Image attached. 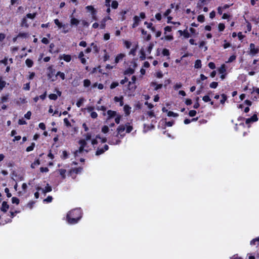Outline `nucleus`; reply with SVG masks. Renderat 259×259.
I'll use <instances>...</instances> for the list:
<instances>
[{"instance_id": "1", "label": "nucleus", "mask_w": 259, "mask_h": 259, "mask_svg": "<svg viewBox=\"0 0 259 259\" xmlns=\"http://www.w3.org/2000/svg\"><path fill=\"white\" fill-rule=\"evenodd\" d=\"M82 216L80 208H76L69 211L66 215V221L69 224H75L78 222Z\"/></svg>"}, {"instance_id": "2", "label": "nucleus", "mask_w": 259, "mask_h": 259, "mask_svg": "<svg viewBox=\"0 0 259 259\" xmlns=\"http://www.w3.org/2000/svg\"><path fill=\"white\" fill-rule=\"evenodd\" d=\"M125 129V125L123 124H121L119 125L117 128V134L115 136L116 138H118L119 135H120V136L121 138H123L124 136V134L122 135L121 133H123Z\"/></svg>"}, {"instance_id": "3", "label": "nucleus", "mask_w": 259, "mask_h": 259, "mask_svg": "<svg viewBox=\"0 0 259 259\" xmlns=\"http://www.w3.org/2000/svg\"><path fill=\"white\" fill-rule=\"evenodd\" d=\"M109 149L108 145L105 144L103 148H98L96 151V155L99 156L103 154L106 151Z\"/></svg>"}, {"instance_id": "4", "label": "nucleus", "mask_w": 259, "mask_h": 259, "mask_svg": "<svg viewBox=\"0 0 259 259\" xmlns=\"http://www.w3.org/2000/svg\"><path fill=\"white\" fill-rule=\"evenodd\" d=\"M48 71L47 77L48 79H51L55 73V69L53 68V65H50L47 68Z\"/></svg>"}, {"instance_id": "5", "label": "nucleus", "mask_w": 259, "mask_h": 259, "mask_svg": "<svg viewBox=\"0 0 259 259\" xmlns=\"http://www.w3.org/2000/svg\"><path fill=\"white\" fill-rule=\"evenodd\" d=\"M250 48V54L252 55V56H254L259 52V49L258 48H255V45L253 43H251L249 46Z\"/></svg>"}, {"instance_id": "6", "label": "nucleus", "mask_w": 259, "mask_h": 259, "mask_svg": "<svg viewBox=\"0 0 259 259\" xmlns=\"http://www.w3.org/2000/svg\"><path fill=\"white\" fill-rule=\"evenodd\" d=\"M258 118L256 114H254L251 117L245 119V123L248 124L251 122L257 121Z\"/></svg>"}, {"instance_id": "7", "label": "nucleus", "mask_w": 259, "mask_h": 259, "mask_svg": "<svg viewBox=\"0 0 259 259\" xmlns=\"http://www.w3.org/2000/svg\"><path fill=\"white\" fill-rule=\"evenodd\" d=\"M136 80H137L136 76L135 75H133L132 77V81H129L128 83V87L129 90H136V89L137 88L136 85H135L134 87H133L131 85L132 84L135 83Z\"/></svg>"}, {"instance_id": "8", "label": "nucleus", "mask_w": 259, "mask_h": 259, "mask_svg": "<svg viewBox=\"0 0 259 259\" xmlns=\"http://www.w3.org/2000/svg\"><path fill=\"white\" fill-rule=\"evenodd\" d=\"M141 33L143 35L145 36L144 37V40L149 41L151 39V35L150 34H147V32L144 29H141Z\"/></svg>"}, {"instance_id": "9", "label": "nucleus", "mask_w": 259, "mask_h": 259, "mask_svg": "<svg viewBox=\"0 0 259 259\" xmlns=\"http://www.w3.org/2000/svg\"><path fill=\"white\" fill-rule=\"evenodd\" d=\"M107 113L108 115L107 121L115 116L117 114L116 111L111 110H108Z\"/></svg>"}, {"instance_id": "10", "label": "nucleus", "mask_w": 259, "mask_h": 259, "mask_svg": "<svg viewBox=\"0 0 259 259\" xmlns=\"http://www.w3.org/2000/svg\"><path fill=\"white\" fill-rule=\"evenodd\" d=\"M134 23L132 25V28H134L137 27L140 22V18L138 16H135L133 18Z\"/></svg>"}, {"instance_id": "11", "label": "nucleus", "mask_w": 259, "mask_h": 259, "mask_svg": "<svg viewBox=\"0 0 259 259\" xmlns=\"http://www.w3.org/2000/svg\"><path fill=\"white\" fill-rule=\"evenodd\" d=\"M178 32L180 33V35H183L184 37L186 38H188L190 37V34L187 31V29L183 31L179 30H178Z\"/></svg>"}, {"instance_id": "12", "label": "nucleus", "mask_w": 259, "mask_h": 259, "mask_svg": "<svg viewBox=\"0 0 259 259\" xmlns=\"http://www.w3.org/2000/svg\"><path fill=\"white\" fill-rule=\"evenodd\" d=\"M82 170V167H78L76 168H73L69 170V173L71 175L72 174L74 173L75 174H78L80 173Z\"/></svg>"}, {"instance_id": "13", "label": "nucleus", "mask_w": 259, "mask_h": 259, "mask_svg": "<svg viewBox=\"0 0 259 259\" xmlns=\"http://www.w3.org/2000/svg\"><path fill=\"white\" fill-rule=\"evenodd\" d=\"M121 141L117 138H112L109 139L108 143L110 145H118L120 144Z\"/></svg>"}, {"instance_id": "14", "label": "nucleus", "mask_w": 259, "mask_h": 259, "mask_svg": "<svg viewBox=\"0 0 259 259\" xmlns=\"http://www.w3.org/2000/svg\"><path fill=\"white\" fill-rule=\"evenodd\" d=\"M9 208V205L8 204L6 201H3L2 203V205L1 208V210L2 211L4 212H6L8 209Z\"/></svg>"}, {"instance_id": "15", "label": "nucleus", "mask_w": 259, "mask_h": 259, "mask_svg": "<svg viewBox=\"0 0 259 259\" xmlns=\"http://www.w3.org/2000/svg\"><path fill=\"white\" fill-rule=\"evenodd\" d=\"M150 85L151 87H154V90L157 91L161 89L163 85L161 83L158 84L156 82L152 81L151 82Z\"/></svg>"}, {"instance_id": "16", "label": "nucleus", "mask_w": 259, "mask_h": 259, "mask_svg": "<svg viewBox=\"0 0 259 259\" xmlns=\"http://www.w3.org/2000/svg\"><path fill=\"white\" fill-rule=\"evenodd\" d=\"M114 100L116 102H119V105L120 106H122L124 104L123 97L122 96H121L120 97L116 96L114 97Z\"/></svg>"}, {"instance_id": "17", "label": "nucleus", "mask_w": 259, "mask_h": 259, "mask_svg": "<svg viewBox=\"0 0 259 259\" xmlns=\"http://www.w3.org/2000/svg\"><path fill=\"white\" fill-rule=\"evenodd\" d=\"M125 57V55L123 54H118L115 59V63L116 64L118 63L120 60H122L123 58Z\"/></svg>"}, {"instance_id": "18", "label": "nucleus", "mask_w": 259, "mask_h": 259, "mask_svg": "<svg viewBox=\"0 0 259 259\" xmlns=\"http://www.w3.org/2000/svg\"><path fill=\"white\" fill-rule=\"evenodd\" d=\"M144 24L147 25V28L150 29L152 32H155L156 28L154 26H153V24L152 23H148L147 21L144 22Z\"/></svg>"}, {"instance_id": "19", "label": "nucleus", "mask_w": 259, "mask_h": 259, "mask_svg": "<svg viewBox=\"0 0 259 259\" xmlns=\"http://www.w3.org/2000/svg\"><path fill=\"white\" fill-rule=\"evenodd\" d=\"M131 107L128 105H125L123 107L124 111L126 115H128L131 113Z\"/></svg>"}, {"instance_id": "20", "label": "nucleus", "mask_w": 259, "mask_h": 259, "mask_svg": "<svg viewBox=\"0 0 259 259\" xmlns=\"http://www.w3.org/2000/svg\"><path fill=\"white\" fill-rule=\"evenodd\" d=\"M135 73V70L131 67L126 69L123 72L124 75L133 74Z\"/></svg>"}, {"instance_id": "21", "label": "nucleus", "mask_w": 259, "mask_h": 259, "mask_svg": "<svg viewBox=\"0 0 259 259\" xmlns=\"http://www.w3.org/2000/svg\"><path fill=\"white\" fill-rule=\"evenodd\" d=\"M128 12V10H122L120 12V15L121 16L120 20L121 21H123L126 19L125 14Z\"/></svg>"}, {"instance_id": "22", "label": "nucleus", "mask_w": 259, "mask_h": 259, "mask_svg": "<svg viewBox=\"0 0 259 259\" xmlns=\"http://www.w3.org/2000/svg\"><path fill=\"white\" fill-rule=\"evenodd\" d=\"M221 96L222 97V99L220 100V103L222 105H224L225 103V102L227 101L228 97L225 94H221Z\"/></svg>"}, {"instance_id": "23", "label": "nucleus", "mask_w": 259, "mask_h": 259, "mask_svg": "<svg viewBox=\"0 0 259 259\" xmlns=\"http://www.w3.org/2000/svg\"><path fill=\"white\" fill-rule=\"evenodd\" d=\"M25 64L28 67L30 68L32 67L34 63L31 59L28 58L25 60Z\"/></svg>"}, {"instance_id": "24", "label": "nucleus", "mask_w": 259, "mask_h": 259, "mask_svg": "<svg viewBox=\"0 0 259 259\" xmlns=\"http://www.w3.org/2000/svg\"><path fill=\"white\" fill-rule=\"evenodd\" d=\"M70 23L71 25L77 26L79 23V21L75 18H72L71 19Z\"/></svg>"}, {"instance_id": "25", "label": "nucleus", "mask_w": 259, "mask_h": 259, "mask_svg": "<svg viewBox=\"0 0 259 259\" xmlns=\"http://www.w3.org/2000/svg\"><path fill=\"white\" fill-rule=\"evenodd\" d=\"M218 71L220 74H225L226 71L225 65H222L219 68Z\"/></svg>"}, {"instance_id": "26", "label": "nucleus", "mask_w": 259, "mask_h": 259, "mask_svg": "<svg viewBox=\"0 0 259 259\" xmlns=\"http://www.w3.org/2000/svg\"><path fill=\"white\" fill-rule=\"evenodd\" d=\"M6 85V82L3 80L2 77H0V92L3 90Z\"/></svg>"}, {"instance_id": "27", "label": "nucleus", "mask_w": 259, "mask_h": 259, "mask_svg": "<svg viewBox=\"0 0 259 259\" xmlns=\"http://www.w3.org/2000/svg\"><path fill=\"white\" fill-rule=\"evenodd\" d=\"M62 58L66 62H69L71 60L70 55L63 54Z\"/></svg>"}, {"instance_id": "28", "label": "nucleus", "mask_w": 259, "mask_h": 259, "mask_svg": "<svg viewBox=\"0 0 259 259\" xmlns=\"http://www.w3.org/2000/svg\"><path fill=\"white\" fill-rule=\"evenodd\" d=\"M201 61L200 60H196L195 62L194 67L197 69L200 68L201 67Z\"/></svg>"}, {"instance_id": "29", "label": "nucleus", "mask_w": 259, "mask_h": 259, "mask_svg": "<svg viewBox=\"0 0 259 259\" xmlns=\"http://www.w3.org/2000/svg\"><path fill=\"white\" fill-rule=\"evenodd\" d=\"M91 46L93 47V49L94 51V53H98L99 52L100 48L98 47V46L96 44H95V43L92 42L91 44Z\"/></svg>"}, {"instance_id": "30", "label": "nucleus", "mask_w": 259, "mask_h": 259, "mask_svg": "<svg viewBox=\"0 0 259 259\" xmlns=\"http://www.w3.org/2000/svg\"><path fill=\"white\" fill-rule=\"evenodd\" d=\"M57 76H59L62 80H64L65 79V73L61 71H58L57 72V73L56 74V77Z\"/></svg>"}, {"instance_id": "31", "label": "nucleus", "mask_w": 259, "mask_h": 259, "mask_svg": "<svg viewBox=\"0 0 259 259\" xmlns=\"http://www.w3.org/2000/svg\"><path fill=\"white\" fill-rule=\"evenodd\" d=\"M52 189L51 186H49V185L48 184L45 187V189H42L43 193H46L48 192H50L52 191Z\"/></svg>"}, {"instance_id": "32", "label": "nucleus", "mask_w": 259, "mask_h": 259, "mask_svg": "<svg viewBox=\"0 0 259 259\" xmlns=\"http://www.w3.org/2000/svg\"><path fill=\"white\" fill-rule=\"evenodd\" d=\"M85 9L88 11H90L91 12V14L95 12H97L96 10L92 6H88L85 7Z\"/></svg>"}, {"instance_id": "33", "label": "nucleus", "mask_w": 259, "mask_h": 259, "mask_svg": "<svg viewBox=\"0 0 259 259\" xmlns=\"http://www.w3.org/2000/svg\"><path fill=\"white\" fill-rule=\"evenodd\" d=\"M59 171L60 175H61L62 178L63 179H65L66 170L65 169H59Z\"/></svg>"}, {"instance_id": "34", "label": "nucleus", "mask_w": 259, "mask_h": 259, "mask_svg": "<svg viewBox=\"0 0 259 259\" xmlns=\"http://www.w3.org/2000/svg\"><path fill=\"white\" fill-rule=\"evenodd\" d=\"M84 147H81L80 146L79 148V149L78 150H76L74 152V156L75 157H76L78 156V153H81L84 150Z\"/></svg>"}, {"instance_id": "35", "label": "nucleus", "mask_w": 259, "mask_h": 259, "mask_svg": "<svg viewBox=\"0 0 259 259\" xmlns=\"http://www.w3.org/2000/svg\"><path fill=\"white\" fill-rule=\"evenodd\" d=\"M21 25L22 26H25V27H28L29 25L27 23V21L26 18H23L21 21Z\"/></svg>"}, {"instance_id": "36", "label": "nucleus", "mask_w": 259, "mask_h": 259, "mask_svg": "<svg viewBox=\"0 0 259 259\" xmlns=\"http://www.w3.org/2000/svg\"><path fill=\"white\" fill-rule=\"evenodd\" d=\"M162 54L164 56H168V57H169V55H170L169 51L168 49H166V48L163 49V50L162 51ZM168 58H169V57H168Z\"/></svg>"}, {"instance_id": "37", "label": "nucleus", "mask_w": 259, "mask_h": 259, "mask_svg": "<svg viewBox=\"0 0 259 259\" xmlns=\"http://www.w3.org/2000/svg\"><path fill=\"white\" fill-rule=\"evenodd\" d=\"M96 139H98L101 140V142L102 143H104L107 141V139L105 137H101L100 135H96Z\"/></svg>"}, {"instance_id": "38", "label": "nucleus", "mask_w": 259, "mask_h": 259, "mask_svg": "<svg viewBox=\"0 0 259 259\" xmlns=\"http://www.w3.org/2000/svg\"><path fill=\"white\" fill-rule=\"evenodd\" d=\"M80 146L85 148L87 145V142L84 139L80 140L78 142Z\"/></svg>"}, {"instance_id": "39", "label": "nucleus", "mask_w": 259, "mask_h": 259, "mask_svg": "<svg viewBox=\"0 0 259 259\" xmlns=\"http://www.w3.org/2000/svg\"><path fill=\"white\" fill-rule=\"evenodd\" d=\"M128 124H129V123H127L125 124V126H126V132L127 133H130L133 130V126L130 125H128Z\"/></svg>"}, {"instance_id": "40", "label": "nucleus", "mask_w": 259, "mask_h": 259, "mask_svg": "<svg viewBox=\"0 0 259 259\" xmlns=\"http://www.w3.org/2000/svg\"><path fill=\"white\" fill-rule=\"evenodd\" d=\"M9 94H7L5 96L2 97L1 99V102L3 103L7 102L9 99Z\"/></svg>"}, {"instance_id": "41", "label": "nucleus", "mask_w": 259, "mask_h": 259, "mask_svg": "<svg viewBox=\"0 0 259 259\" xmlns=\"http://www.w3.org/2000/svg\"><path fill=\"white\" fill-rule=\"evenodd\" d=\"M91 83V81L88 79H85L83 80V86L85 88L90 87Z\"/></svg>"}, {"instance_id": "42", "label": "nucleus", "mask_w": 259, "mask_h": 259, "mask_svg": "<svg viewBox=\"0 0 259 259\" xmlns=\"http://www.w3.org/2000/svg\"><path fill=\"white\" fill-rule=\"evenodd\" d=\"M34 147H35V143H32L30 146H29L26 148V151L27 152L31 151L34 149Z\"/></svg>"}, {"instance_id": "43", "label": "nucleus", "mask_w": 259, "mask_h": 259, "mask_svg": "<svg viewBox=\"0 0 259 259\" xmlns=\"http://www.w3.org/2000/svg\"><path fill=\"white\" fill-rule=\"evenodd\" d=\"M225 28V25L224 23H219V24L218 25V29L220 32L224 31Z\"/></svg>"}, {"instance_id": "44", "label": "nucleus", "mask_w": 259, "mask_h": 259, "mask_svg": "<svg viewBox=\"0 0 259 259\" xmlns=\"http://www.w3.org/2000/svg\"><path fill=\"white\" fill-rule=\"evenodd\" d=\"M68 155H69V154H68V152L64 150L62 152V155L61 156V158L62 159H66L68 158Z\"/></svg>"}, {"instance_id": "45", "label": "nucleus", "mask_w": 259, "mask_h": 259, "mask_svg": "<svg viewBox=\"0 0 259 259\" xmlns=\"http://www.w3.org/2000/svg\"><path fill=\"white\" fill-rule=\"evenodd\" d=\"M40 164V160L39 159H36L31 165V167L33 168L35 167V165Z\"/></svg>"}, {"instance_id": "46", "label": "nucleus", "mask_w": 259, "mask_h": 259, "mask_svg": "<svg viewBox=\"0 0 259 259\" xmlns=\"http://www.w3.org/2000/svg\"><path fill=\"white\" fill-rule=\"evenodd\" d=\"M197 20L198 22L200 23H202L204 22L205 20V17L203 15H199L197 17Z\"/></svg>"}, {"instance_id": "47", "label": "nucleus", "mask_w": 259, "mask_h": 259, "mask_svg": "<svg viewBox=\"0 0 259 259\" xmlns=\"http://www.w3.org/2000/svg\"><path fill=\"white\" fill-rule=\"evenodd\" d=\"M49 98L50 100H56L58 98V96L56 94H51L49 95Z\"/></svg>"}, {"instance_id": "48", "label": "nucleus", "mask_w": 259, "mask_h": 259, "mask_svg": "<svg viewBox=\"0 0 259 259\" xmlns=\"http://www.w3.org/2000/svg\"><path fill=\"white\" fill-rule=\"evenodd\" d=\"M236 56L235 55H231L228 59L227 63H231L236 60Z\"/></svg>"}, {"instance_id": "49", "label": "nucleus", "mask_w": 259, "mask_h": 259, "mask_svg": "<svg viewBox=\"0 0 259 259\" xmlns=\"http://www.w3.org/2000/svg\"><path fill=\"white\" fill-rule=\"evenodd\" d=\"M167 116L169 117H178L179 116V114L178 113H174L172 111H169L168 112H167Z\"/></svg>"}, {"instance_id": "50", "label": "nucleus", "mask_w": 259, "mask_h": 259, "mask_svg": "<svg viewBox=\"0 0 259 259\" xmlns=\"http://www.w3.org/2000/svg\"><path fill=\"white\" fill-rule=\"evenodd\" d=\"M118 6V3L116 1H113L111 3V7L113 9H117Z\"/></svg>"}, {"instance_id": "51", "label": "nucleus", "mask_w": 259, "mask_h": 259, "mask_svg": "<svg viewBox=\"0 0 259 259\" xmlns=\"http://www.w3.org/2000/svg\"><path fill=\"white\" fill-rule=\"evenodd\" d=\"M19 202H20V200H19V199L17 197H13L12 198V203L16 204L18 205L19 203Z\"/></svg>"}, {"instance_id": "52", "label": "nucleus", "mask_w": 259, "mask_h": 259, "mask_svg": "<svg viewBox=\"0 0 259 259\" xmlns=\"http://www.w3.org/2000/svg\"><path fill=\"white\" fill-rule=\"evenodd\" d=\"M106 20L105 18H104L102 21H101V24H100V28L102 29H103L105 28V26H106Z\"/></svg>"}, {"instance_id": "53", "label": "nucleus", "mask_w": 259, "mask_h": 259, "mask_svg": "<svg viewBox=\"0 0 259 259\" xmlns=\"http://www.w3.org/2000/svg\"><path fill=\"white\" fill-rule=\"evenodd\" d=\"M29 75L27 76V79L29 80H32L35 76V73L34 72H29Z\"/></svg>"}, {"instance_id": "54", "label": "nucleus", "mask_w": 259, "mask_h": 259, "mask_svg": "<svg viewBox=\"0 0 259 259\" xmlns=\"http://www.w3.org/2000/svg\"><path fill=\"white\" fill-rule=\"evenodd\" d=\"M36 15V13H28L26 15V17L27 18H30V19H34L35 16Z\"/></svg>"}, {"instance_id": "55", "label": "nucleus", "mask_w": 259, "mask_h": 259, "mask_svg": "<svg viewBox=\"0 0 259 259\" xmlns=\"http://www.w3.org/2000/svg\"><path fill=\"white\" fill-rule=\"evenodd\" d=\"M101 131L103 133L106 134L109 132V127L107 125H104L102 127Z\"/></svg>"}, {"instance_id": "56", "label": "nucleus", "mask_w": 259, "mask_h": 259, "mask_svg": "<svg viewBox=\"0 0 259 259\" xmlns=\"http://www.w3.org/2000/svg\"><path fill=\"white\" fill-rule=\"evenodd\" d=\"M218 85V83L215 81H213L210 83L209 87L211 89H216Z\"/></svg>"}, {"instance_id": "57", "label": "nucleus", "mask_w": 259, "mask_h": 259, "mask_svg": "<svg viewBox=\"0 0 259 259\" xmlns=\"http://www.w3.org/2000/svg\"><path fill=\"white\" fill-rule=\"evenodd\" d=\"M119 85V83L118 82L116 81H113L110 84V88L111 89H113L117 87Z\"/></svg>"}, {"instance_id": "58", "label": "nucleus", "mask_w": 259, "mask_h": 259, "mask_svg": "<svg viewBox=\"0 0 259 259\" xmlns=\"http://www.w3.org/2000/svg\"><path fill=\"white\" fill-rule=\"evenodd\" d=\"M54 23L60 28L63 26L62 24L59 21V20L58 19H56L54 20Z\"/></svg>"}, {"instance_id": "59", "label": "nucleus", "mask_w": 259, "mask_h": 259, "mask_svg": "<svg viewBox=\"0 0 259 259\" xmlns=\"http://www.w3.org/2000/svg\"><path fill=\"white\" fill-rule=\"evenodd\" d=\"M83 98H80L76 102V106L78 107H80L81 105L83 103Z\"/></svg>"}, {"instance_id": "60", "label": "nucleus", "mask_w": 259, "mask_h": 259, "mask_svg": "<svg viewBox=\"0 0 259 259\" xmlns=\"http://www.w3.org/2000/svg\"><path fill=\"white\" fill-rule=\"evenodd\" d=\"M30 89V82L26 83L24 84L23 89L25 91H29Z\"/></svg>"}, {"instance_id": "61", "label": "nucleus", "mask_w": 259, "mask_h": 259, "mask_svg": "<svg viewBox=\"0 0 259 259\" xmlns=\"http://www.w3.org/2000/svg\"><path fill=\"white\" fill-rule=\"evenodd\" d=\"M202 100L204 102H208L210 101V98L208 95H205L202 97Z\"/></svg>"}, {"instance_id": "62", "label": "nucleus", "mask_w": 259, "mask_h": 259, "mask_svg": "<svg viewBox=\"0 0 259 259\" xmlns=\"http://www.w3.org/2000/svg\"><path fill=\"white\" fill-rule=\"evenodd\" d=\"M197 114V112L196 111L194 110H191L190 111H189V115L190 116V117H194Z\"/></svg>"}, {"instance_id": "63", "label": "nucleus", "mask_w": 259, "mask_h": 259, "mask_svg": "<svg viewBox=\"0 0 259 259\" xmlns=\"http://www.w3.org/2000/svg\"><path fill=\"white\" fill-rule=\"evenodd\" d=\"M64 123L65 124V125L67 127H70L71 126V124L68 119L67 118H65L63 120Z\"/></svg>"}, {"instance_id": "64", "label": "nucleus", "mask_w": 259, "mask_h": 259, "mask_svg": "<svg viewBox=\"0 0 259 259\" xmlns=\"http://www.w3.org/2000/svg\"><path fill=\"white\" fill-rule=\"evenodd\" d=\"M53 197L51 196H48L46 199L44 200V202L50 203L52 201Z\"/></svg>"}]
</instances>
